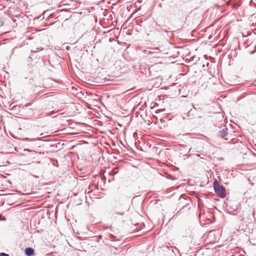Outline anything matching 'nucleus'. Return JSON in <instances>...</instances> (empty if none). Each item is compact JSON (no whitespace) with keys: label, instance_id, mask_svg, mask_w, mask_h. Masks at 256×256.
Instances as JSON below:
<instances>
[{"label":"nucleus","instance_id":"f03ea898","mask_svg":"<svg viewBox=\"0 0 256 256\" xmlns=\"http://www.w3.org/2000/svg\"><path fill=\"white\" fill-rule=\"evenodd\" d=\"M24 252L26 256H32L34 254V250L31 248H26Z\"/></svg>","mask_w":256,"mask_h":256},{"label":"nucleus","instance_id":"423d86ee","mask_svg":"<svg viewBox=\"0 0 256 256\" xmlns=\"http://www.w3.org/2000/svg\"><path fill=\"white\" fill-rule=\"evenodd\" d=\"M1 220H6V218H4L3 219H1Z\"/></svg>","mask_w":256,"mask_h":256},{"label":"nucleus","instance_id":"39448f33","mask_svg":"<svg viewBox=\"0 0 256 256\" xmlns=\"http://www.w3.org/2000/svg\"><path fill=\"white\" fill-rule=\"evenodd\" d=\"M14 49H12V53H14Z\"/></svg>","mask_w":256,"mask_h":256},{"label":"nucleus","instance_id":"7ed1b4c3","mask_svg":"<svg viewBox=\"0 0 256 256\" xmlns=\"http://www.w3.org/2000/svg\"><path fill=\"white\" fill-rule=\"evenodd\" d=\"M227 130L226 128H224L222 130H220V135L222 137L224 138L227 135Z\"/></svg>","mask_w":256,"mask_h":256},{"label":"nucleus","instance_id":"20e7f679","mask_svg":"<svg viewBox=\"0 0 256 256\" xmlns=\"http://www.w3.org/2000/svg\"><path fill=\"white\" fill-rule=\"evenodd\" d=\"M0 256H9L8 254L5 253H0Z\"/></svg>","mask_w":256,"mask_h":256},{"label":"nucleus","instance_id":"f257e3e1","mask_svg":"<svg viewBox=\"0 0 256 256\" xmlns=\"http://www.w3.org/2000/svg\"><path fill=\"white\" fill-rule=\"evenodd\" d=\"M214 188L215 192L217 193L220 198H224L226 196L225 188L222 186H220L218 182L215 181L214 182Z\"/></svg>","mask_w":256,"mask_h":256}]
</instances>
